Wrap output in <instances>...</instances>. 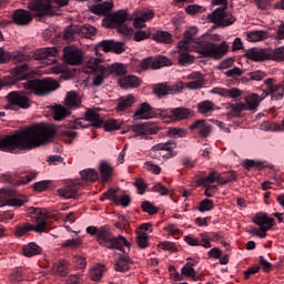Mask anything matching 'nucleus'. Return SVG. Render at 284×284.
<instances>
[{
	"instance_id": "obj_4",
	"label": "nucleus",
	"mask_w": 284,
	"mask_h": 284,
	"mask_svg": "<svg viewBox=\"0 0 284 284\" xmlns=\"http://www.w3.org/2000/svg\"><path fill=\"white\" fill-rule=\"evenodd\" d=\"M97 241L99 245L108 247V250H119L120 252H123V248L128 247V240L121 235L114 237L112 230H110V226L108 225L100 226Z\"/></svg>"
},
{
	"instance_id": "obj_21",
	"label": "nucleus",
	"mask_w": 284,
	"mask_h": 284,
	"mask_svg": "<svg viewBox=\"0 0 284 284\" xmlns=\"http://www.w3.org/2000/svg\"><path fill=\"white\" fill-rule=\"evenodd\" d=\"M246 57L251 61H270V49L252 48L246 51Z\"/></svg>"
},
{
	"instance_id": "obj_55",
	"label": "nucleus",
	"mask_w": 284,
	"mask_h": 284,
	"mask_svg": "<svg viewBox=\"0 0 284 284\" xmlns=\"http://www.w3.org/2000/svg\"><path fill=\"white\" fill-rule=\"evenodd\" d=\"M37 179V172H30L27 175L18 179L16 181V185H28L31 181H34Z\"/></svg>"
},
{
	"instance_id": "obj_13",
	"label": "nucleus",
	"mask_w": 284,
	"mask_h": 284,
	"mask_svg": "<svg viewBox=\"0 0 284 284\" xmlns=\"http://www.w3.org/2000/svg\"><path fill=\"white\" fill-rule=\"evenodd\" d=\"M168 112H163V118L169 119V121L176 122V121H185V119H190L193 116L192 110L189 108H175L170 109Z\"/></svg>"
},
{
	"instance_id": "obj_26",
	"label": "nucleus",
	"mask_w": 284,
	"mask_h": 284,
	"mask_svg": "<svg viewBox=\"0 0 284 284\" xmlns=\"http://www.w3.org/2000/svg\"><path fill=\"white\" fill-rule=\"evenodd\" d=\"M64 105L67 108H81V97L77 91H69L64 98Z\"/></svg>"
},
{
	"instance_id": "obj_59",
	"label": "nucleus",
	"mask_w": 284,
	"mask_h": 284,
	"mask_svg": "<svg viewBox=\"0 0 284 284\" xmlns=\"http://www.w3.org/2000/svg\"><path fill=\"white\" fill-rule=\"evenodd\" d=\"M150 235H148V233H136V243L139 245V247H141L142 250H145V247H148V239Z\"/></svg>"
},
{
	"instance_id": "obj_56",
	"label": "nucleus",
	"mask_w": 284,
	"mask_h": 284,
	"mask_svg": "<svg viewBox=\"0 0 284 284\" xmlns=\"http://www.w3.org/2000/svg\"><path fill=\"white\" fill-rule=\"evenodd\" d=\"M234 21H236L234 16H232V13L224 10L220 26H222L223 28H227V26H232Z\"/></svg>"
},
{
	"instance_id": "obj_45",
	"label": "nucleus",
	"mask_w": 284,
	"mask_h": 284,
	"mask_svg": "<svg viewBox=\"0 0 284 284\" xmlns=\"http://www.w3.org/2000/svg\"><path fill=\"white\" fill-rule=\"evenodd\" d=\"M105 267L103 265H95L90 271V278L92 281H99L103 277Z\"/></svg>"
},
{
	"instance_id": "obj_14",
	"label": "nucleus",
	"mask_w": 284,
	"mask_h": 284,
	"mask_svg": "<svg viewBox=\"0 0 284 284\" xmlns=\"http://www.w3.org/2000/svg\"><path fill=\"white\" fill-rule=\"evenodd\" d=\"M63 59L69 65H79L83 61V51L75 47H65L63 49Z\"/></svg>"
},
{
	"instance_id": "obj_30",
	"label": "nucleus",
	"mask_w": 284,
	"mask_h": 284,
	"mask_svg": "<svg viewBox=\"0 0 284 284\" xmlns=\"http://www.w3.org/2000/svg\"><path fill=\"white\" fill-rule=\"evenodd\" d=\"M268 38H270V32L263 31V30L251 31L246 36V40L250 43H258V41H265V39H268Z\"/></svg>"
},
{
	"instance_id": "obj_6",
	"label": "nucleus",
	"mask_w": 284,
	"mask_h": 284,
	"mask_svg": "<svg viewBox=\"0 0 284 284\" xmlns=\"http://www.w3.org/2000/svg\"><path fill=\"white\" fill-rule=\"evenodd\" d=\"M125 21H128V11L120 10L105 18L103 26L106 28H118V32L121 34L130 36L132 34V27L125 24Z\"/></svg>"
},
{
	"instance_id": "obj_40",
	"label": "nucleus",
	"mask_w": 284,
	"mask_h": 284,
	"mask_svg": "<svg viewBox=\"0 0 284 284\" xmlns=\"http://www.w3.org/2000/svg\"><path fill=\"white\" fill-rule=\"evenodd\" d=\"M232 181H236V172L229 171L217 175L219 185H225L226 183H232Z\"/></svg>"
},
{
	"instance_id": "obj_46",
	"label": "nucleus",
	"mask_w": 284,
	"mask_h": 284,
	"mask_svg": "<svg viewBox=\"0 0 284 284\" xmlns=\"http://www.w3.org/2000/svg\"><path fill=\"white\" fill-rule=\"evenodd\" d=\"M245 73V71H243V69L239 68V67H234L232 69H229L227 71L224 72V75L226 77V79H241V77H243V74Z\"/></svg>"
},
{
	"instance_id": "obj_1",
	"label": "nucleus",
	"mask_w": 284,
	"mask_h": 284,
	"mask_svg": "<svg viewBox=\"0 0 284 284\" xmlns=\"http://www.w3.org/2000/svg\"><path fill=\"white\" fill-rule=\"evenodd\" d=\"M57 134L54 125L38 124L29 126L22 131L10 135L0 138V152H8L9 154H21L23 150H33L52 139Z\"/></svg>"
},
{
	"instance_id": "obj_54",
	"label": "nucleus",
	"mask_w": 284,
	"mask_h": 284,
	"mask_svg": "<svg viewBox=\"0 0 284 284\" xmlns=\"http://www.w3.org/2000/svg\"><path fill=\"white\" fill-rule=\"evenodd\" d=\"M135 14H139L144 22L152 21L154 19V10L145 9V10H136Z\"/></svg>"
},
{
	"instance_id": "obj_47",
	"label": "nucleus",
	"mask_w": 284,
	"mask_h": 284,
	"mask_svg": "<svg viewBox=\"0 0 284 284\" xmlns=\"http://www.w3.org/2000/svg\"><path fill=\"white\" fill-rule=\"evenodd\" d=\"M80 245H82L81 239L77 237L67 240L61 244V247L64 250H78Z\"/></svg>"
},
{
	"instance_id": "obj_12",
	"label": "nucleus",
	"mask_w": 284,
	"mask_h": 284,
	"mask_svg": "<svg viewBox=\"0 0 284 284\" xmlns=\"http://www.w3.org/2000/svg\"><path fill=\"white\" fill-rule=\"evenodd\" d=\"M7 100L10 105H18L22 110H28L30 108V98L26 93L20 91H12L7 95ZM10 105H7L6 109H10Z\"/></svg>"
},
{
	"instance_id": "obj_20",
	"label": "nucleus",
	"mask_w": 284,
	"mask_h": 284,
	"mask_svg": "<svg viewBox=\"0 0 284 284\" xmlns=\"http://www.w3.org/2000/svg\"><path fill=\"white\" fill-rule=\"evenodd\" d=\"M187 79L186 88L189 90H201L205 85V77L201 72H192L187 75Z\"/></svg>"
},
{
	"instance_id": "obj_16",
	"label": "nucleus",
	"mask_w": 284,
	"mask_h": 284,
	"mask_svg": "<svg viewBox=\"0 0 284 284\" xmlns=\"http://www.w3.org/2000/svg\"><path fill=\"white\" fill-rule=\"evenodd\" d=\"M91 1L97 2L101 0H91ZM112 8H114V2L112 0H106L102 3L90 6L89 10L93 14L105 17V14H110V12L112 11Z\"/></svg>"
},
{
	"instance_id": "obj_24",
	"label": "nucleus",
	"mask_w": 284,
	"mask_h": 284,
	"mask_svg": "<svg viewBox=\"0 0 284 284\" xmlns=\"http://www.w3.org/2000/svg\"><path fill=\"white\" fill-rule=\"evenodd\" d=\"M118 85H120L122 90H130V88H139V85H141V80L136 75H128L121 78L118 81Z\"/></svg>"
},
{
	"instance_id": "obj_23",
	"label": "nucleus",
	"mask_w": 284,
	"mask_h": 284,
	"mask_svg": "<svg viewBox=\"0 0 284 284\" xmlns=\"http://www.w3.org/2000/svg\"><path fill=\"white\" fill-rule=\"evenodd\" d=\"M61 199H77L79 194V181L72 182L71 184L58 190Z\"/></svg>"
},
{
	"instance_id": "obj_35",
	"label": "nucleus",
	"mask_w": 284,
	"mask_h": 284,
	"mask_svg": "<svg viewBox=\"0 0 284 284\" xmlns=\"http://www.w3.org/2000/svg\"><path fill=\"white\" fill-rule=\"evenodd\" d=\"M225 8H227V6H223L213 10L212 13L209 14V21H211V23H215V26H221Z\"/></svg>"
},
{
	"instance_id": "obj_19",
	"label": "nucleus",
	"mask_w": 284,
	"mask_h": 284,
	"mask_svg": "<svg viewBox=\"0 0 284 284\" xmlns=\"http://www.w3.org/2000/svg\"><path fill=\"white\" fill-rule=\"evenodd\" d=\"M190 130H196L199 136L202 139H207L212 134V124L207 123L205 120H196L191 126Z\"/></svg>"
},
{
	"instance_id": "obj_50",
	"label": "nucleus",
	"mask_w": 284,
	"mask_h": 284,
	"mask_svg": "<svg viewBox=\"0 0 284 284\" xmlns=\"http://www.w3.org/2000/svg\"><path fill=\"white\" fill-rule=\"evenodd\" d=\"M115 270L116 272H128L130 270V261L128 257H120L115 262Z\"/></svg>"
},
{
	"instance_id": "obj_48",
	"label": "nucleus",
	"mask_w": 284,
	"mask_h": 284,
	"mask_svg": "<svg viewBox=\"0 0 284 284\" xmlns=\"http://www.w3.org/2000/svg\"><path fill=\"white\" fill-rule=\"evenodd\" d=\"M166 134L170 136V139H183L187 132L185 129L181 128H171L168 130Z\"/></svg>"
},
{
	"instance_id": "obj_7",
	"label": "nucleus",
	"mask_w": 284,
	"mask_h": 284,
	"mask_svg": "<svg viewBox=\"0 0 284 284\" xmlns=\"http://www.w3.org/2000/svg\"><path fill=\"white\" fill-rule=\"evenodd\" d=\"M85 72L87 74H94L92 80V85H94V88L103 85V81H105V77H108V68L98 63L97 60H90L87 63Z\"/></svg>"
},
{
	"instance_id": "obj_28",
	"label": "nucleus",
	"mask_w": 284,
	"mask_h": 284,
	"mask_svg": "<svg viewBox=\"0 0 284 284\" xmlns=\"http://www.w3.org/2000/svg\"><path fill=\"white\" fill-rule=\"evenodd\" d=\"M134 95L130 94L126 97H121L118 100V105H116V112H125V110H130L132 105H134Z\"/></svg>"
},
{
	"instance_id": "obj_25",
	"label": "nucleus",
	"mask_w": 284,
	"mask_h": 284,
	"mask_svg": "<svg viewBox=\"0 0 284 284\" xmlns=\"http://www.w3.org/2000/svg\"><path fill=\"white\" fill-rule=\"evenodd\" d=\"M31 74L32 70H30V67H28V64H20L14 68L13 79L16 81H26V79H29Z\"/></svg>"
},
{
	"instance_id": "obj_41",
	"label": "nucleus",
	"mask_w": 284,
	"mask_h": 284,
	"mask_svg": "<svg viewBox=\"0 0 284 284\" xmlns=\"http://www.w3.org/2000/svg\"><path fill=\"white\" fill-rule=\"evenodd\" d=\"M80 175L83 181H90L91 183L99 180V173L94 169H84L80 172Z\"/></svg>"
},
{
	"instance_id": "obj_63",
	"label": "nucleus",
	"mask_w": 284,
	"mask_h": 284,
	"mask_svg": "<svg viewBox=\"0 0 284 284\" xmlns=\"http://www.w3.org/2000/svg\"><path fill=\"white\" fill-rule=\"evenodd\" d=\"M142 210L143 212H146L148 214H151V215L156 214V212H159V209H156V206H154V204L150 202H143Z\"/></svg>"
},
{
	"instance_id": "obj_44",
	"label": "nucleus",
	"mask_w": 284,
	"mask_h": 284,
	"mask_svg": "<svg viewBox=\"0 0 284 284\" xmlns=\"http://www.w3.org/2000/svg\"><path fill=\"white\" fill-rule=\"evenodd\" d=\"M168 65H172V61L165 55H158L153 59V70H160V68H166Z\"/></svg>"
},
{
	"instance_id": "obj_43",
	"label": "nucleus",
	"mask_w": 284,
	"mask_h": 284,
	"mask_svg": "<svg viewBox=\"0 0 284 284\" xmlns=\"http://www.w3.org/2000/svg\"><path fill=\"white\" fill-rule=\"evenodd\" d=\"M226 110H230L231 116H239V114H241V112L246 111V108H245V103H243V102H240L237 104L227 103Z\"/></svg>"
},
{
	"instance_id": "obj_29",
	"label": "nucleus",
	"mask_w": 284,
	"mask_h": 284,
	"mask_svg": "<svg viewBox=\"0 0 284 284\" xmlns=\"http://www.w3.org/2000/svg\"><path fill=\"white\" fill-rule=\"evenodd\" d=\"M105 68L106 74H114L115 77H125L128 74V67L123 63H113Z\"/></svg>"
},
{
	"instance_id": "obj_8",
	"label": "nucleus",
	"mask_w": 284,
	"mask_h": 284,
	"mask_svg": "<svg viewBox=\"0 0 284 284\" xmlns=\"http://www.w3.org/2000/svg\"><path fill=\"white\" fill-rule=\"evenodd\" d=\"M163 112H168V110L154 109L150 103L144 102L135 110L133 116H135V119L148 121L150 119H156L158 114L163 116Z\"/></svg>"
},
{
	"instance_id": "obj_60",
	"label": "nucleus",
	"mask_w": 284,
	"mask_h": 284,
	"mask_svg": "<svg viewBox=\"0 0 284 284\" xmlns=\"http://www.w3.org/2000/svg\"><path fill=\"white\" fill-rule=\"evenodd\" d=\"M199 210H200V212H210V211L214 210V202L210 199H204L200 203Z\"/></svg>"
},
{
	"instance_id": "obj_33",
	"label": "nucleus",
	"mask_w": 284,
	"mask_h": 284,
	"mask_svg": "<svg viewBox=\"0 0 284 284\" xmlns=\"http://www.w3.org/2000/svg\"><path fill=\"white\" fill-rule=\"evenodd\" d=\"M22 252L24 256H27L28 258H31V256H37L41 254V246H39L34 242H31L23 246Z\"/></svg>"
},
{
	"instance_id": "obj_9",
	"label": "nucleus",
	"mask_w": 284,
	"mask_h": 284,
	"mask_svg": "<svg viewBox=\"0 0 284 284\" xmlns=\"http://www.w3.org/2000/svg\"><path fill=\"white\" fill-rule=\"evenodd\" d=\"M179 92H183V83L181 82L175 84L163 82L153 85V94H155L158 99H163V97H168V94H179Z\"/></svg>"
},
{
	"instance_id": "obj_53",
	"label": "nucleus",
	"mask_w": 284,
	"mask_h": 284,
	"mask_svg": "<svg viewBox=\"0 0 284 284\" xmlns=\"http://www.w3.org/2000/svg\"><path fill=\"white\" fill-rule=\"evenodd\" d=\"M102 125L105 132H114V130H119V128H121V124H119L116 120H103Z\"/></svg>"
},
{
	"instance_id": "obj_62",
	"label": "nucleus",
	"mask_w": 284,
	"mask_h": 284,
	"mask_svg": "<svg viewBox=\"0 0 284 284\" xmlns=\"http://www.w3.org/2000/svg\"><path fill=\"white\" fill-rule=\"evenodd\" d=\"M116 189H111L108 192L104 193V195L100 199V201H104L105 199H109V201H112L113 203H116V199H119V195H116Z\"/></svg>"
},
{
	"instance_id": "obj_18",
	"label": "nucleus",
	"mask_w": 284,
	"mask_h": 284,
	"mask_svg": "<svg viewBox=\"0 0 284 284\" xmlns=\"http://www.w3.org/2000/svg\"><path fill=\"white\" fill-rule=\"evenodd\" d=\"M252 222L255 223V225H258V227H261L266 233L270 232L271 227H274V219L268 217L267 213L261 212L255 214Z\"/></svg>"
},
{
	"instance_id": "obj_49",
	"label": "nucleus",
	"mask_w": 284,
	"mask_h": 284,
	"mask_svg": "<svg viewBox=\"0 0 284 284\" xmlns=\"http://www.w3.org/2000/svg\"><path fill=\"white\" fill-rule=\"evenodd\" d=\"M26 203V200H19V199H10L7 201H3V199L0 197V207H4V205H9L10 207H21Z\"/></svg>"
},
{
	"instance_id": "obj_27",
	"label": "nucleus",
	"mask_w": 284,
	"mask_h": 284,
	"mask_svg": "<svg viewBox=\"0 0 284 284\" xmlns=\"http://www.w3.org/2000/svg\"><path fill=\"white\" fill-rule=\"evenodd\" d=\"M216 110V104L210 100H204L197 103V112L203 116H210Z\"/></svg>"
},
{
	"instance_id": "obj_2",
	"label": "nucleus",
	"mask_w": 284,
	"mask_h": 284,
	"mask_svg": "<svg viewBox=\"0 0 284 284\" xmlns=\"http://www.w3.org/2000/svg\"><path fill=\"white\" fill-rule=\"evenodd\" d=\"M199 29L196 27L190 28L185 32V38L180 41V48H190L187 45L194 47L195 52L200 54L202 59H214L219 61V59H223L227 52H230V44L226 41H222L220 44L214 43L212 41H221V36L219 34H203L202 37H196Z\"/></svg>"
},
{
	"instance_id": "obj_22",
	"label": "nucleus",
	"mask_w": 284,
	"mask_h": 284,
	"mask_svg": "<svg viewBox=\"0 0 284 284\" xmlns=\"http://www.w3.org/2000/svg\"><path fill=\"white\" fill-rule=\"evenodd\" d=\"M85 121H89L93 128H102L103 126V115L99 113L97 109H89L84 114Z\"/></svg>"
},
{
	"instance_id": "obj_36",
	"label": "nucleus",
	"mask_w": 284,
	"mask_h": 284,
	"mask_svg": "<svg viewBox=\"0 0 284 284\" xmlns=\"http://www.w3.org/2000/svg\"><path fill=\"white\" fill-rule=\"evenodd\" d=\"M268 61H275L276 63H283L284 61V47L268 49Z\"/></svg>"
},
{
	"instance_id": "obj_15",
	"label": "nucleus",
	"mask_w": 284,
	"mask_h": 284,
	"mask_svg": "<svg viewBox=\"0 0 284 284\" xmlns=\"http://www.w3.org/2000/svg\"><path fill=\"white\" fill-rule=\"evenodd\" d=\"M178 52H179L180 65H191V63H194V55L187 53V52H196V49L194 47L190 44H186V48L181 47V42H179Z\"/></svg>"
},
{
	"instance_id": "obj_38",
	"label": "nucleus",
	"mask_w": 284,
	"mask_h": 284,
	"mask_svg": "<svg viewBox=\"0 0 284 284\" xmlns=\"http://www.w3.org/2000/svg\"><path fill=\"white\" fill-rule=\"evenodd\" d=\"M99 170H100L102 181H104V182L110 181V179L112 178V172H113L112 165H110V163H108V162H101Z\"/></svg>"
},
{
	"instance_id": "obj_32",
	"label": "nucleus",
	"mask_w": 284,
	"mask_h": 284,
	"mask_svg": "<svg viewBox=\"0 0 284 284\" xmlns=\"http://www.w3.org/2000/svg\"><path fill=\"white\" fill-rule=\"evenodd\" d=\"M261 101H263V95L260 98L258 94L252 93L245 98V110H256L258 108Z\"/></svg>"
},
{
	"instance_id": "obj_51",
	"label": "nucleus",
	"mask_w": 284,
	"mask_h": 284,
	"mask_svg": "<svg viewBox=\"0 0 284 284\" xmlns=\"http://www.w3.org/2000/svg\"><path fill=\"white\" fill-rule=\"evenodd\" d=\"M28 232H32V224L24 223L16 227L14 235L21 239V236H26Z\"/></svg>"
},
{
	"instance_id": "obj_10",
	"label": "nucleus",
	"mask_w": 284,
	"mask_h": 284,
	"mask_svg": "<svg viewBox=\"0 0 284 284\" xmlns=\"http://www.w3.org/2000/svg\"><path fill=\"white\" fill-rule=\"evenodd\" d=\"M266 89L263 91L262 99L270 97L273 101H281L284 97L283 83L274 84V79L268 78L264 81Z\"/></svg>"
},
{
	"instance_id": "obj_17",
	"label": "nucleus",
	"mask_w": 284,
	"mask_h": 284,
	"mask_svg": "<svg viewBox=\"0 0 284 284\" xmlns=\"http://www.w3.org/2000/svg\"><path fill=\"white\" fill-rule=\"evenodd\" d=\"M211 94H217L224 99H239V97H243V91L239 88L225 89L215 87L211 90Z\"/></svg>"
},
{
	"instance_id": "obj_57",
	"label": "nucleus",
	"mask_w": 284,
	"mask_h": 284,
	"mask_svg": "<svg viewBox=\"0 0 284 284\" xmlns=\"http://www.w3.org/2000/svg\"><path fill=\"white\" fill-rule=\"evenodd\" d=\"M80 32L81 34H84L87 39H90V37H94V34H97V28L91 24H83L80 28Z\"/></svg>"
},
{
	"instance_id": "obj_3",
	"label": "nucleus",
	"mask_w": 284,
	"mask_h": 284,
	"mask_svg": "<svg viewBox=\"0 0 284 284\" xmlns=\"http://www.w3.org/2000/svg\"><path fill=\"white\" fill-rule=\"evenodd\" d=\"M28 9H18L13 13V21L18 26H28L32 21V17L42 21L43 17H48L52 12V4L50 0H31L28 3Z\"/></svg>"
},
{
	"instance_id": "obj_5",
	"label": "nucleus",
	"mask_w": 284,
	"mask_h": 284,
	"mask_svg": "<svg viewBox=\"0 0 284 284\" xmlns=\"http://www.w3.org/2000/svg\"><path fill=\"white\" fill-rule=\"evenodd\" d=\"M22 85L24 90H29V92L36 94V97H45V94L59 90V82L52 80V78L28 80L27 82H23Z\"/></svg>"
},
{
	"instance_id": "obj_52",
	"label": "nucleus",
	"mask_w": 284,
	"mask_h": 284,
	"mask_svg": "<svg viewBox=\"0 0 284 284\" xmlns=\"http://www.w3.org/2000/svg\"><path fill=\"white\" fill-rule=\"evenodd\" d=\"M29 214H31V219H36V221H45L47 216L45 213L39 207H30Z\"/></svg>"
},
{
	"instance_id": "obj_31",
	"label": "nucleus",
	"mask_w": 284,
	"mask_h": 284,
	"mask_svg": "<svg viewBox=\"0 0 284 284\" xmlns=\"http://www.w3.org/2000/svg\"><path fill=\"white\" fill-rule=\"evenodd\" d=\"M194 265H196V261L187 262L181 270L182 276H185L186 278H192V281H197L199 276L196 275Z\"/></svg>"
},
{
	"instance_id": "obj_34",
	"label": "nucleus",
	"mask_w": 284,
	"mask_h": 284,
	"mask_svg": "<svg viewBox=\"0 0 284 284\" xmlns=\"http://www.w3.org/2000/svg\"><path fill=\"white\" fill-rule=\"evenodd\" d=\"M52 274H55L57 276H65V274H68V262L65 260L54 262Z\"/></svg>"
},
{
	"instance_id": "obj_37",
	"label": "nucleus",
	"mask_w": 284,
	"mask_h": 284,
	"mask_svg": "<svg viewBox=\"0 0 284 284\" xmlns=\"http://www.w3.org/2000/svg\"><path fill=\"white\" fill-rule=\"evenodd\" d=\"M152 39L158 43H172V34L168 31H156L152 34Z\"/></svg>"
},
{
	"instance_id": "obj_11",
	"label": "nucleus",
	"mask_w": 284,
	"mask_h": 284,
	"mask_svg": "<svg viewBox=\"0 0 284 284\" xmlns=\"http://www.w3.org/2000/svg\"><path fill=\"white\" fill-rule=\"evenodd\" d=\"M59 54V50L57 47H48L38 49L33 53V59L36 61H47L48 65H51V63H57V55Z\"/></svg>"
},
{
	"instance_id": "obj_58",
	"label": "nucleus",
	"mask_w": 284,
	"mask_h": 284,
	"mask_svg": "<svg viewBox=\"0 0 284 284\" xmlns=\"http://www.w3.org/2000/svg\"><path fill=\"white\" fill-rule=\"evenodd\" d=\"M215 181H217V176L214 171H211L209 173V175L199 179L200 185H210L211 183H214Z\"/></svg>"
},
{
	"instance_id": "obj_61",
	"label": "nucleus",
	"mask_w": 284,
	"mask_h": 284,
	"mask_svg": "<svg viewBox=\"0 0 284 284\" xmlns=\"http://www.w3.org/2000/svg\"><path fill=\"white\" fill-rule=\"evenodd\" d=\"M133 28L136 30H141V28H145V20L141 18L139 14H136V11L133 12Z\"/></svg>"
},
{
	"instance_id": "obj_39",
	"label": "nucleus",
	"mask_w": 284,
	"mask_h": 284,
	"mask_svg": "<svg viewBox=\"0 0 284 284\" xmlns=\"http://www.w3.org/2000/svg\"><path fill=\"white\" fill-rule=\"evenodd\" d=\"M71 112L63 105H57L53 108L54 121H63L67 116H70Z\"/></svg>"
},
{
	"instance_id": "obj_64",
	"label": "nucleus",
	"mask_w": 284,
	"mask_h": 284,
	"mask_svg": "<svg viewBox=\"0 0 284 284\" xmlns=\"http://www.w3.org/2000/svg\"><path fill=\"white\" fill-rule=\"evenodd\" d=\"M144 170H148V172H151L152 174H161V166L152 162L144 163Z\"/></svg>"
},
{
	"instance_id": "obj_42",
	"label": "nucleus",
	"mask_w": 284,
	"mask_h": 284,
	"mask_svg": "<svg viewBox=\"0 0 284 284\" xmlns=\"http://www.w3.org/2000/svg\"><path fill=\"white\" fill-rule=\"evenodd\" d=\"M133 132L135 136H148V134H155L154 130L145 124H138L133 126Z\"/></svg>"
}]
</instances>
